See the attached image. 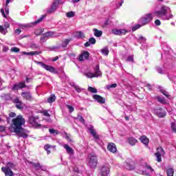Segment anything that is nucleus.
Listing matches in <instances>:
<instances>
[{
    "label": "nucleus",
    "mask_w": 176,
    "mask_h": 176,
    "mask_svg": "<svg viewBox=\"0 0 176 176\" xmlns=\"http://www.w3.org/2000/svg\"><path fill=\"white\" fill-rule=\"evenodd\" d=\"M90 56V54L89 52L86 51L82 52L79 56H78V60L79 61H84L85 60H87Z\"/></svg>",
    "instance_id": "nucleus-14"
},
{
    "label": "nucleus",
    "mask_w": 176,
    "mask_h": 176,
    "mask_svg": "<svg viewBox=\"0 0 176 176\" xmlns=\"http://www.w3.org/2000/svg\"><path fill=\"white\" fill-rule=\"evenodd\" d=\"M78 120H79V122H80L81 123H82L84 124L85 123V119H83V117H82V116H78L77 117Z\"/></svg>",
    "instance_id": "nucleus-51"
},
{
    "label": "nucleus",
    "mask_w": 176,
    "mask_h": 176,
    "mask_svg": "<svg viewBox=\"0 0 176 176\" xmlns=\"http://www.w3.org/2000/svg\"><path fill=\"white\" fill-rule=\"evenodd\" d=\"M95 72L94 73V78H98L102 76V73L100 71V65H97L94 68Z\"/></svg>",
    "instance_id": "nucleus-19"
},
{
    "label": "nucleus",
    "mask_w": 176,
    "mask_h": 176,
    "mask_svg": "<svg viewBox=\"0 0 176 176\" xmlns=\"http://www.w3.org/2000/svg\"><path fill=\"white\" fill-rule=\"evenodd\" d=\"M32 164L33 167L36 168V171H39V170H41L42 171H46V167L41 165L39 163H32Z\"/></svg>",
    "instance_id": "nucleus-16"
},
{
    "label": "nucleus",
    "mask_w": 176,
    "mask_h": 176,
    "mask_svg": "<svg viewBox=\"0 0 176 176\" xmlns=\"http://www.w3.org/2000/svg\"><path fill=\"white\" fill-rule=\"evenodd\" d=\"M164 155V150H163V148L158 147L157 148V153H155V156L157 157V162L160 163L162 162V156Z\"/></svg>",
    "instance_id": "nucleus-9"
},
{
    "label": "nucleus",
    "mask_w": 176,
    "mask_h": 176,
    "mask_svg": "<svg viewBox=\"0 0 176 176\" xmlns=\"http://www.w3.org/2000/svg\"><path fill=\"white\" fill-rule=\"evenodd\" d=\"M11 51L14 52V53H19V52H20V49L14 47L12 49H11Z\"/></svg>",
    "instance_id": "nucleus-56"
},
{
    "label": "nucleus",
    "mask_w": 176,
    "mask_h": 176,
    "mask_svg": "<svg viewBox=\"0 0 176 176\" xmlns=\"http://www.w3.org/2000/svg\"><path fill=\"white\" fill-rule=\"evenodd\" d=\"M85 76H87V78H94V73L88 72L85 73Z\"/></svg>",
    "instance_id": "nucleus-44"
},
{
    "label": "nucleus",
    "mask_w": 176,
    "mask_h": 176,
    "mask_svg": "<svg viewBox=\"0 0 176 176\" xmlns=\"http://www.w3.org/2000/svg\"><path fill=\"white\" fill-rule=\"evenodd\" d=\"M65 138L67 140V141H69L70 142H72V139H71V135H68L67 133H65Z\"/></svg>",
    "instance_id": "nucleus-50"
},
{
    "label": "nucleus",
    "mask_w": 176,
    "mask_h": 176,
    "mask_svg": "<svg viewBox=\"0 0 176 176\" xmlns=\"http://www.w3.org/2000/svg\"><path fill=\"white\" fill-rule=\"evenodd\" d=\"M112 34L114 35H126L127 34V30L124 29L118 30V29H113L111 30Z\"/></svg>",
    "instance_id": "nucleus-13"
},
{
    "label": "nucleus",
    "mask_w": 176,
    "mask_h": 176,
    "mask_svg": "<svg viewBox=\"0 0 176 176\" xmlns=\"http://www.w3.org/2000/svg\"><path fill=\"white\" fill-rule=\"evenodd\" d=\"M166 174L168 176H174V169L173 168H168L166 170Z\"/></svg>",
    "instance_id": "nucleus-36"
},
{
    "label": "nucleus",
    "mask_w": 176,
    "mask_h": 176,
    "mask_svg": "<svg viewBox=\"0 0 176 176\" xmlns=\"http://www.w3.org/2000/svg\"><path fill=\"white\" fill-rule=\"evenodd\" d=\"M141 27H144V25H142L141 23L140 25H135L133 28H132V31H137V30H139V28H141Z\"/></svg>",
    "instance_id": "nucleus-42"
},
{
    "label": "nucleus",
    "mask_w": 176,
    "mask_h": 176,
    "mask_svg": "<svg viewBox=\"0 0 176 176\" xmlns=\"http://www.w3.org/2000/svg\"><path fill=\"white\" fill-rule=\"evenodd\" d=\"M9 117L10 118H16V113L14 112H11L9 113Z\"/></svg>",
    "instance_id": "nucleus-59"
},
{
    "label": "nucleus",
    "mask_w": 176,
    "mask_h": 176,
    "mask_svg": "<svg viewBox=\"0 0 176 176\" xmlns=\"http://www.w3.org/2000/svg\"><path fill=\"white\" fill-rule=\"evenodd\" d=\"M69 42H71V38L65 39V40L62 42V47H67V46H68V43H69Z\"/></svg>",
    "instance_id": "nucleus-35"
},
{
    "label": "nucleus",
    "mask_w": 176,
    "mask_h": 176,
    "mask_svg": "<svg viewBox=\"0 0 176 176\" xmlns=\"http://www.w3.org/2000/svg\"><path fill=\"white\" fill-rule=\"evenodd\" d=\"M0 33L3 35L8 34V29L5 28L3 25H0Z\"/></svg>",
    "instance_id": "nucleus-34"
},
{
    "label": "nucleus",
    "mask_w": 176,
    "mask_h": 176,
    "mask_svg": "<svg viewBox=\"0 0 176 176\" xmlns=\"http://www.w3.org/2000/svg\"><path fill=\"white\" fill-rule=\"evenodd\" d=\"M157 100L161 104H168V102L166 100V99H164V98H162L160 96H157Z\"/></svg>",
    "instance_id": "nucleus-33"
},
{
    "label": "nucleus",
    "mask_w": 176,
    "mask_h": 176,
    "mask_svg": "<svg viewBox=\"0 0 176 176\" xmlns=\"http://www.w3.org/2000/svg\"><path fill=\"white\" fill-rule=\"evenodd\" d=\"M4 28H6V30H8V28H9V27H10V25L9 24V23H8V22H6L5 23H4Z\"/></svg>",
    "instance_id": "nucleus-63"
},
{
    "label": "nucleus",
    "mask_w": 176,
    "mask_h": 176,
    "mask_svg": "<svg viewBox=\"0 0 176 176\" xmlns=\"http://www.w3.org/2000/svg\"><path fill=\"white\" fill-rule=\"evenodd\" d=\"M88 91H90V93L96 94V93H97V89H96L93 87H89Z\"/></svg>",
    "instance_id": "nucleus-43"
},
{
    "label": "nucleus",
    "mask_w": 176,
    "mask_h": 176,
    "mask_svg": "<svg viewBox=\"0 0 176 176\" xmlns=\"http://www.w3.org/2000/svg\"><path fill=\"white\" fill-rule=\"evenodd\" d=\"M20 34H21V29H16L15 30V34L16 35H20Z\"/></svg>",
    "instance_id": "nucleus-62"
},
{
    "label": "nucleus",
    "mask_w": 176,
    "mask_h": 176,
    "mask_svg": "<svg viewBox=\"0 0 176 176\" xmlns=\"http://www.w3.org/2000/svg\"><path fill=\"white\" fill-rule=\"evenodd\" d=\"M155 16H156L155 12L146 14L139 19V23L142 24V25H146V24H149V23L153 20Z\"/></svg>",
    "instance_id": "nucleus-3"
},
{
    "label": "nucleus",
    "mask_w": 176,
    "mask_h": 176,
    "mask_svg": "<svg viewBox=\"0 0 176 176\" xmlns=\"http://www.w3.org/2000/svg\"><path fill=\"white\" fill-rule=\"evenodd\" d=\"M110 172L111 166H109V164H106L101 167L100 174L102 176H108L109 175Z\"/></svg>",
    "instance_id": "nucleus-7"
},
{
    "label": "nucleus",
    "mask_w": 176,
    "mask_h": 176,
    "mask_svg": "<svg viewBox=\"0 0 176 176\" xmlns=\"http://www.w3.org/2000/svg\"><path fill=\"white\" fill-rule=\"evenodd\" d=\"M21 96L24 100H28V101L32 100V95L30 92H22Z\"/></svg>",
    "instance_id": "nucleus-21"
},
{
    "label": "nucleus",
    "mask_w": 176,
    "mask_h": 176,
    "mask_svg": "<svg viewBox=\"0 0 176 176\" xmlns=\"http://www.w3.org/2000/svg\"><path fill=\"white\" fill-rule=\"evenodd\" d=\"M50 148H52V146L50 144H45L44 146L45 150L47 151V155L50 153V150H49Z\"/></svg>",
    "instance_id": "nucleus-41"
},
{
    "label": "nucleus",
    "mask_w": 176,
    "mask_h": 176,
    "mask_svg": "<svg viewBox=\"0 0 176 176\" xmlns=\"http://www.w3.org/2000/svg\"><path fill=\"white\" fill-rule=\"evenodd\" d=\"M42 32H43L42 29H38L34 32V34H35V35H41V34H42Z\"/></svg>",
    "instance_id": "nucleus-52"
},
{
    "label": "nucleus",
    "mask_w": 176,
    "mask_h": 176,
    "mask_svg": "<svg viewBox=\"0 0 176 176\" xmlns=\"http://www.w3.org/2000/svg\"><path fill=\"white\" fill-rule=\"evenodd\" d=\"M93 98L97 101V102H100V104H105V99L99 95H94Z\"/></svg>",
    "instance_id": "nucleus-20"
},
{
    "label": "nucleus",
    "mask_w": 176,
    "mask_h": 176,
    "mask_svg": "<svg viewBox=\"0 0 176 176\" xmlns=\"http://www.w3.org/2000/svg\"><path fill=\"white\" fill-rule=\"evenodd\" d=\"M171 129L173 130V131L174 133H176V126H175V124L174 122H173L171 124Z\"/></svg>",
    "instance_id": "nucleus-54"
},
{
    "label": "nucleus",
    "mask_w": 176,
    "mask_h": 176,
    "mask_svg": "<svg viewBox=\"0 0 176 176\" xmlns=\"http://www.w3.org/2000/svg\"><path fill=\"white\" fill-rule=\"evenodd\" d=\"M126 61L133 62L134 61V56H133V55L129 56L128 57V58L126 59Z\"/></svg>",
    "instance_id": "nucleus-55"
},
{
    "label": "nucleus",
    "mask_w": 176,
    "mask_h": 176,
    "mask_svg": "<svg viewBox=\"0 0 176 176\" xmlns=\"http://www.w3.org/2000/svg\"><path fill=\"white\" fill-rule=\"evenodd\" d=\"M25 124V120L23 116H18L12 120V122L8 128L11 133H15L18 137L28 138L30 131L23 128Z\"/></svg>",
    "instance_id": "nucleus-1"
},
{
    "label": "nucleus",
    "mask_w": 176,
    "mask_h": 176,
    "mask_svg": "<svg viewBox=\"0 0 176 176\" xmlns=\"http://www.w3.org/2000/svg\"><path fill=\"white\" fill-rule=\"evenodd\" d=\"M140 140L142 144H144L146 146H148V144H149V139L146 138V136L143 135L140 138Z\"/></svg>",
    "instance_id": "nucleus-23"
},
{
    "label": "nucleus",
    "mask_w": 176,
    "mask_h": 176,
    "mask_svg": "<svg viewBox=\"0 0 176 176\" xmlns=\"http://www.w3.org/2000/svg\"><path fill=\"white\" fill-rule=\"evenodd\" d=\"M5 130H6V127H5L4 126H0V133H3Z\"/></svg>",
    "instance_id": "nucleus-60"
},
{
    "label": "nucleus",
    "mask_w": 176,
    "mask_h": 176,
    "mask_svg": "<svg viewBox=\"0 0 176 176\" xmlns=\"http://www.w3.org/2000/svg\"><path fill=\"white\" fill-rule=\"evenodd\" d=\"M56 101V96L54 95H51L48 98H47V102L49 104H52V102H54Z\"/></svg>",
    "instance_id": "nucleus-32"
},
{
    "label": "nucleus",
    "mask_w": 176,
    "mask_h": 176,
    "mask_svg": "<svg viewBox=\"0 0 176 176\" xmlns=\"http://www.w3.org/2000/svg\"><path fill=\"white\" fill-rule=\"evenodd\" d=\"M49 131L50 134H53V135H57V134H58V131L56 129H50Z\"/></svg>",
    "instance_id": "nucleus-40"
},
{
    "label": "nucleus",
    "mask_w": 176,
    "mask_h": 176,
    "mask_svg": "<svg viewBox=\"0 0 176 176\" xmlns=\"http://www.w3.org/2000/svg\"><path fill=\"white\" fill-rule=\"evenodd\" d=\"M43 115H44V116H47V118H50V114H49L47 111H43Z\"/></svg>",
    "instance_id": "nucleus-57"
},
{
    "label": "nucleus",
    "mask_w": 176,
    "mask_h": 176,
    "mask_svg": "<svg viewBox=\"0 0 176 176\" xmlns=\"http://www.w3.org/2000/svg\"><path fill=\"white\" fill-rule=\"evenodd\" d=\"M65 149H66V151L69 155H74V149L72 148L69 147L68 144H65L64 146Z\"/></svg>",
    "instance_id": "nucleus-27"
},
{
    "label": "nucleus",
    "mask_w": 176,
    "mask_h": 176,
    "mask_svg": "<svg viewBox=\"0 0 176 176\" xmlns=\"http://www.w3.org/2000/svg\"><path fill=\"white\" fill-rule=\"evenodd\" d=\"M22 54H26L27 56H36L37 54H41V52H38L36 51L30 52H22Z\"/></svg>",
    "instance_id": "nucleus-30"
},
{
    "label": "nucleus",
    "mask_w": 176,
    "mask_h": 176,
    "mask_svg": "<svg viewBox=\"0 0 176 176\" xmlns=\"http://www.w3.org/2000/svg\"><path fill=\"white\" fill-rule=\"evenodd\" d=\"M72 86L74 87V88L77 91V93H82V88H80L79 86H78L75 84H73Z\"/></svg>",
    "instance_id": "nucleus-37"
},
{
    "label": "nucleus",
    "mask_w": 176,
    "mask_h": 176,
    "mask_svg": "<svg viewBox=\"0 0 176 176\" xmlns=\"http://www.w3.org/2000/svg\"><path fill=\"white\" fill-rule=\"evenodd\" d=\"M153 168L151 167L148 164H144V169L142 170H139L138 173L142 174V175L149 176L152 173H153Z\"/></svg>",
    "instance_id": "nucleus-4"
},
{
    "label": "nucleus",
    "mask_w": 176,
    "mask_h": 176,
    "mask_svg": "<svg viewBox=\"0 0 176 176\" xmlns=\"http://www.w3.org/2000/svg\"><path fill=\"white\" fill-rule=\"evenodd\" d=\"M154 14H155L157 17L162 19V20H170V19L173 17L171 13V9L170 7L166 6H161L160 10L154 12Z\"/></svg>",
    "instance_id": "nucleus-2"
},
{
    "label": "nucleus",
    "mask_w": 176,
    "mask_h": 176,
    "mask_svg": "<svg viewBox=\"0 0 176 176\" xmlns=\"http://www.w3.org/2000/svg\"><path fill=\"white\" fill-rule=\"evenodd\" d=\"M67 108L69 109V112L70 113H72V112H74V107H72V106H71V105H69V104H67Z\"/></svg>",
    "instance_id": "nucleus-49"
},
{
    "label": "nucleus",
    "mask_w": 176,
    "mask_h": 176,
    "mask_svg": "<svg viewBox=\"0 0 176 176\" xmlns=\"http://www.w3.org/2000/svg\"><path fill=\"white\" fill-rule=\"evenodd\" d=\"M1 170L6 176H13V171H12L10 168L2 167Z\"/></svg>",
    "instance_id": "nucleus-17"
},
{
    "label": "nucleus",
    "mask_w": 176,
    "mask_h": 176,
    "mask_svg": "<svg viewBox=\"0 0 176 176\" xmlns=\"http://www.w3.org/2000/svg\"><path fill=\"white\" fill-rule=\"evenodd\" d=\"M155 25H160L162 24V22H160V20L156 19L155 21Z\"/></svg>",
    "instance_id": "nucleus-61"
},
{
    "label": "nucleus",
    "mask_w": 176,
    "mask_h": 176,
    "mask_svg": "<svg viewBox=\"0 0 176 176\" xmlns=\"http://www.w3.org/2000/svg\"><path fill=\"white\" fill-rule=\"evenodd\" d=\"M102 53L104 56H108V54H109V50H108V48H104L102 50Z\"/></svg>",
    "instance_id": "nucleus-47"
},
{
    "label": "nucleus",
    "mask_w": 176,
    "mask_h": 176,
    "mask_svg": "<svg viewBox=\"0 0 176 176\" xmlns=\"http://www.w3.org/2000/svg\"><path fill=\"white\" fill-rule=\"evenodd\" d=\"M138 142V140L134 138H128V144L131 145V146H134L135 144Z\"/></svg>",
    "instance_id": "nucleus-25"
},
{
    "label": "nucleus",
    "mask_w": 176,
    "mask_h": 176,
    "mask_svg": "<svg viewBox=\"0 0 176 176\" xmlns=\"http://www.w3.org/2000/svg\"><path fill=\"white\" fill-rule=\"evenodd\" d=\"M14 102L16 104V108H18V109H23V102H21V101H20V100H19V98H16L14 100Z\"/></svg>",
    "instance_id": "nucleus-24"
},
{
    "label": "nucleus",
    "mask_w": 176,
    "mask_h": 176,
    "mask_svg": "<svg viewBox=\"0 0 176 176\" xmlns=\"http://www.w3.org/2000/svg\"><path fill=\"white\" fill-rule=\"evenodd\" d=\"M74 36L77 39H83L85 38V33L83 32H76L74 33Z\"/></svg>",
    "instance_id": "nucleus-22"
},
{
    "label": "nucleus",
    "mask_w": 176,
    "mask_h": 176,
    "mask_svg": "<svg viewBox=\"0 0 176 176\" xmlns=\"http://www.w3.org/2000/svg\"><path fill=\"white\" fill-rule=\"evenodd\" d=\"M25 87H27V86L25 85V82H21L18 84L14 85L12 90H19L20 89H24Z\"/></svg>",
    "instance_id": "nucleus-15"
},
{
    "label": "nucleus",
    "mask_w": 176,
    "mask_h": 176,
    "mask_svg": "<svg viewBox=\"0 0 176 176\" xmlns=\"http://www.w3.org/2000/svg\"><path fill=\"white\" fill-rule=\"evenodd\" d=\"M156 113L158 118H164L166 116V111L163 109L157 110Z\"/></svg>",
    "instance_id": "nucleus-26"
},
{
    "label": "nucleus",
    "mask_w": 176,
    "mask_h": 176,
    "mask_svg": "<svg viewBox=\"0 0 176 176\" xmlns=\"http://www.w3.org/2000/svg\"><path fill=\"white\" fill-rule=\"evenodd\" d=\"M116 86H118L117 84H111V85H107L106 87L108 90H109V89H115V87H116Z\"/></svg>",
    "instance_id": "nucleus-48"
},
{
    "label": "nucleus",
    "mask_w": 176,
    "mask_h": 176,
    "mask_svg": "<svg viewBox=\"0 0 176 176\" xmlns=\"http://www.w3.org/2000/svg\"><path fill=\"white\" fill-rule=\"evenodd\" d=\"M67 17H74L75 16V12L74 11L69 12L66 14Z\"/></svg>",
    "instance_id": "nucleus-46"
},
{
    "label": "nucleus",
    "mask_w": 176,
    "mask_h": 176,
    "mask_svg": "<svg viewBox=\"0 0 176 176\" xmlns=\"http://www.w3.org/2000/svg\"><path fill=\"white\" fill-rule=\"evenodd\" d=\"M29 123L33 126V127H36V129H41V127H46L41 124L38 123V118L30 116L29 117Z\"/></svg>",
    "instance_id": "nucleus-6"
},
{
    "label": "nucleus",
    "mask_w": 176,
    "mask_h": 176,
    "mask_svg": "<svg viewBox=\"0 0 176 176\" xmlns=\"http://www.w3.org/2000/svg\"><path fill=\"white\" fill-rule=\"evenodd\" d=\"M45 17H46V15H42L40 19H38L37 21H34V23L21 24V25H20V27H23L25 28H28V27H31V25H34V24H38V23H41V21H42V20H43V19H45Z\"/></svg>",
    "instance_id": "nucleus-10"
},
{
    "label": "nucleus",
    "mask_w": 176,
    "mask_h": 176,
    "mask_svg": "<svg viewBox=\"0 0 176 176\" xmlns=\"http://www.w3.org/2000/svg\"><path fill=\"white\" fill-rule=\"evenodd\" d=\"M90 45H91V43H89V41H88V42H87V43H85V46L86 47H89V46H90Z\"/></svg>",
    "instance_id": "nucleus-64"
},
{
    "label": "nucleus",
    "mask_w": 176,
    "mask_h": 176,
    "mask_svg": "<svg viewBox=\"0 0 176 176\" xmlns=\"http://www.w3.org/2000/svg\"><path fill=\"white\" fill-rule=\"evenodd\" d=\"M89 43H91V45H95L96 38L92 37V38H89Z\"/></svg>",
    "instance_id": "nucleus-53"
},
{
    "label": "nucleus",
    "mask_w": 176,
    "mask_h": 176,
    "mask_svg": "<svg viewBox=\"0 0 176 176\" xmlns=\"http://www.w3.org/2000/svg\"><path fill=\"white\" fill-rule=\"evenodd\" d=\"M124 167L125 168H126V170H134V167L133 166V165L127 162L125 164Z\"/></svg>",
    "instance_id": "nucleus-39"
},
{
    "label": "nucleus",
    "mask_w": 176,
    "mask_h": 176,
    "mask_svg": "<svg viewBox=\"0 0 176 176\" xmlns=\"http://www.w3.org/2000/svg\"><path fill=\"white\" fill-rule=\"evenodd\" d=\"M93 31L95 36H96L97 38H100V36H102V31L98 30L97 29H93Z\"/></svg>",
    "instance_id": "nucleus-29"
},
{
    "label": "nucleus",
    "mask_w": 176,
    "mask_h": 176,
    "mask_svg": "<svg viewBox=\"0 0 176 176\" xmlns=\"http://www.w3.org/2000/svg\"><path fill=\"white\" fill-rule=\"evenodd\" d=\"M160 91H161V93L162 94H164V96H165V97L166 98H170V95H168V92H167V91L164 90V89H163V87H160Z\"/></svg>",
    "instance_id": "nucleus-31"
},
{
    "label": "nucleus",
    "mask_w": 176,
    "mask_h": 176,
    "mask_svg": "<svg viewBox=\"0 0 176 176\" xmlns=\"http://www.w3.org/2000/svg\"><path fill=\"white\" fill-rule=\"evenodd\" d=\"M44 35L46 36L47 38H52V36H54V32H47L44 33Z\"/></svg>",
    "instance_id": "nucleus-38"
},
{
    "label": "nucleus",
    "mask_w": 176,
    "mask_h": 176,
    "mask_svg": "<svg viewBox=\"0 0 176 176\" xmlns=\"http://www.w3.org/2000/svg\"><path fill=\"white\" fill-rule=\"evenodd\" d=\"M58 5H60V1L58 0H55L51 8L47 10L48 13H54V12H56V10H57V8L58 6Z\"/></svg>",
    "instance_id": "nucleus-11"
},
{
    "label": "nucleus",
    "mask_w": 176,
    "mask_h": 176,
    "mask_svg": "<svg viewBox=\"0 0 176 176\" xmlns=\"http://www.w3.org/2000/svg\"><path fill=\"white\" fill-rule=\"evenodd\" d=\"M90 134L94 137L96 142L98 144L100 142V137L98 136V134H97V132H96V130H94V128L93 126H91L89 129Z\"/></svg>",
    "instance_id": "nucleus-12"
},
{
    "label": "nucleus",
    "mask_w": 176,
    "mask_h": 176,
    "mask_svg": "<svg viewBox=\"0 0 176 176\" xmlns=\"http://www.w3.org/2000/svg\"><path fill=\"white\" fill-rule=\"evenodd\" d=\"M107 149L109 151V152H111L112 153H116L117 152L118 149L116 148V145L113 143H110L107 146Z\"/></svg>",
    "instance_id": "nucleus-18"
},
{
    "label": "nucleus",
    "mask_w": 176,
    "mask_h": 176,
    "mask_svg": "<svg viewBox=\"0 0 176 176\" xmlns=\"http://www.w3.org/2000/svg\"><path fill=\"white\" fill-rule=\"evenodd\" d=\"M41 43H43L44 42H46V41H47V38L46 37V36L43 34L41 37Z\"/></svg>",
    "instance_id": "nucleus-45"
},
{
    "label": "nucleus",
    "mask_w": 176,
    "mask_h": 176,
    "mask_svg": "<svg viewBox=\"0 0 176 176\" xmlns=\"http://www.w3.org/2000/svg\"><path fill=\"white\" fill-rule=\"evenodd\" d=\"M97 163H98L97 155H89L88 166L91 167V168H96V167H97Z\"/></svg>",
    "instance_id": "nucleus-5"
},
{
    "label": "nucleus",
    "mask_w": 176,
    "mask_h": 176,
    "mask_svg": "<svg viewBox=\"0 0 176 176\" xmlns=\"http://www.w3.org/2000/svg\"><path fill=\"white\" fill-rule=\"evenodd\" d=\"M4 167H8V168H10L13 167V163L8 162L6 166H4Z\"/></svg>",
    "instance_id": "nucleus-58"
},
{
    "label": "nucleus",
    "mask_w": 176,
    "mask_h": 176,
    "mask_svg": "<svg viewBox=\"0 0 176 176\" xmlns=\"http://www.w3.org/2000/svg\"><path fill=\"white\" fill-rule=\"evenodd\" d=\"M6 12V13H5ZM1 13L2 14V16L3 17H5V19H6L7 16L6 14H9V7H8V6L6 5V10H3V9L1 10Z\"/></svg>",
    "instance_id": "nucleus-28"
},
{
    "label": "nucleus",
    "mask_w": 176,
    "mask_h": 176,
    "mask_svg": "<svg viewBox=\"0 0 176 176\" xmlns=\"http://www.w3.org/2000/svg\"><path fill=\"white\" fill-rule=\"evenodd\" d=\"M38 64L42 67V68H44V69L49 71V72H51L52 74H58V72L56 70L54 67L46 65L42 62H38Z\"/></svg>",
    "instance_id": "nucleus-8"
}]
</instances>
